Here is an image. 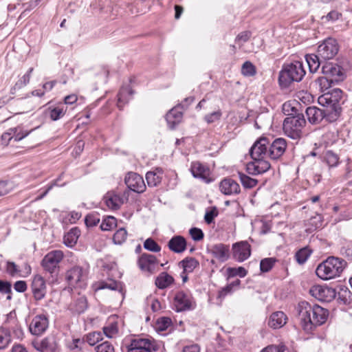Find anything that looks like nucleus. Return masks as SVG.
<instances>
[{"label": "nucleus", "instance_id": "1", "mask_svg": "<svg viewBox=\"0 0 352 352\" xmlns=\"http://www.w3.org/2000/svg\"><path fill=\"white\" fill-rule=\"evenodd\" d=\"M297 310L302 327L307 332H311L316 327L323 324L329 316L327 309L307 301L300 302Z\"/></svg>", "mask_w": 352, "mask_h": 352}, {"label": "nucleus", "instance_id": "2", "mask_svg": "<svg viewBox=\"0 0 352 352\" xmlns=\"http://www.w3.org/2000/svg\"><path fill=\"white\" fill-rule=\"evenodd\" d=\"M282 111L286 116L283 123L284 133L291 139L300 140L302 137L303 129L307 123L303 113L293 107L289 102L283 104Z\"/></svg>", "mask_w": 352, "mask_h": 352}, {"label": "nucleus", "instance_id": "3", "mask_svg": "<svg viewBox=\"0 0 352 352\" xmlns=\"http://www.w3.org/2000/svg\"><path fill=\"white\" fill-rule=\"evenodd\" d=\"M269 139L265 137L258 138L250 150L253 161L246 165V171L249 175H259L267 172L271 167L265 160L268 157Z\"/></svg>", "mask_w": 352, "mask_h": 352}, {"label": "nucleus", "instance_id": "4", "mask_svg": "<svg viewBox=\"0 0 352 352\" xmlns=\"http://www.w3.org/2000/svg\"><path fill=\"white\" fill-rule=\"evenodd\" d=\"M346 266V262L340 258L329 256L320 263L316 270L318 278L328 280L340 276Z\"/></svg>", "mask_w": 352, "mask_h": 352}, {"label": "nucleus", "instance_id": "5", "mask_svg": "<svg viewBox=\"0 0 352 352\" xmlns=\"http://www.w3.org/2000/svg\"><path fill=\"white\" fill-rule=\"evenodd\" d=\"M305 74L303 64L300 61L297 60L284 64L278 76L280 86L286 88L293 82H300Z\"/></svg>", "mask_w": 352, "mask_h": 352}, {"label": "nucleus", "instance_id": "6", "mask_svg": "<svg viewBox=\"0 0 352 352\" xmlns=\"http://www.w3.org/2000/svg\"><path fill=\"white\" fill-rule=\"evenodd\" d=\"M324 76L317 80L321 88L328 89L331 85L342 82L346 78L343 67L336 63L326 62L322 66Z\"/></svg>", "mask_w": 352, "mask_h": 352}, {"label": "nucleus", "instance_id": "7", "mask_svg": "<svg viewBox=\"0 0 352 352\" xmlns=\"http://www.w3.org/2000/svg\"><path fill=\"white\" fill-rule=\"evenodd\" d=\"M342 91L337 88L318 98L319 104L326 107L330 112V115L328 116L331 120H337L340 116L342 111L340 101L342 98Z\"/></svg>", "mask_w": 352, "mask_h": 352}, {"label": "nucleus", "instance_id": "8", "mask_svg": "<svg viewBox=\"0 0 352 352\" xmlns=\"http://www.w3.org/2000/svg\"><path fill=\"white\" fill-rule=\"evenodd\" d=\"M66 279L69 285L85 289L87 285L88 270L79 265L74 266L67 270Z\"/></svg>", "mask_w": 352, "mask_h": 352}, {"label": "nucleus", "instance_id": "9", "mask_svg": "<svg viewBox=\"0 0 352 352\" xmlns=\"http://www.w3.org/2000/svg\"><path fill=\"white\" fill-rule=\"evenodd\" d=\"M63 257L64 254L61 250H52L45 255L41 265L45 272L52 276L57 275L59 272V265Z\"/></svg>", "mask_w": 352, "mask_h": 352}, {"label": "nucleus", "instance_id": "10", "mask_svg": "<svg viewBox=\"0 0 352 352\" xmlns=\"http://www.w3.org/2000/svg\"><path fill=\"white\" fill-rule=\"evenodd\" d=\"M126 352H153L158 349L157 344L148 338H134L126 346Z\"/></svg>", "mask_w": 352, "mask_h": 352}, {"label": "nucleus", "instance_id": "11", "mask_svg": "<svg viewBox=\"0 0 352 352\" xmlns=\"http://www.w3.org/2000/svg\"><path fill=\"white\" fill-rule=\"evenodd\" d=\"M339 52L338 41L331 37L324 39L318 47L317 53L324 60L333 58Z\"/></svg>", "mask_w": 352, "mask_h": 352}, {"label": "nucleus", "instance_id": "12", "mask_svg": "<svg viewBox=\"0 0 352 352\" xmlns=\"http://www.w3.org/2000/svg\"><path fill=\"white\" fill-rule=\"evenodd\" d=\"M305 113L309 123L312 125L319 124L324 120L327 122L336 121L329 118L328 115H330V112L327 108L322 109L315 106H311L306 109Z\"/></svg>", "mask_w": 352, "mask_h": 352}, {"label": "nucleus", "instance_id": "13", "mask_svg": "<svg viewBox=\"0 0 352 352\" xmlns=\"http://www.w3.org/2000/svg\"><path fill=\"white\" fill-rule=\"evenodd\" d=\"M173 305L177 312L190 310L193 309L192 297L184 291H179L174 296Z\"/></svg>", "mask_w": 352, "mask_h": 352}, {"label": "nucleus", "instance_id": "14", "mask_svg": "<svg viewBox=\"0 0 352 352\" xmlns=\"http://www.w3.org/2000/svg\"><path fill=\"white\" fill-rule=\"evenodd\" d=\"M49 327V318L46 314H38L35 316L30 325V332L36 336L43 335L48 329Z\"/></svg>", "mask_w": 352, "mask_h": 352}, {"label": "nucleus", "instance_id": "15", "mask_svg": "<svg viewBox=\"0 0 352 352\" xmlns=\"http://www.w3.org/2000/svg\"><path fill=\"white\" fill-rule=\"evenodd\" d=\"M287 146V140L283 138H277L272 142L269 141L268 157L277 160L285 153Z\"/></svg>", "mask_w": 352, "mask_h": 352}, {"label": "nucleus", "instance_id": "16", "mask_svg": "<svg viewBox=\"0 0 352 352\" xmlns=\"http://www.w3.org/2000/svg\"><path fill=\"white\" fill-rule=\"evenodd\" d=\"M31 290L36 301L43 299L47 294V286L44 278L41 275H35L32 281Z\"/></svg>", "mask_w": 352, "mask_h": 352}, {"label": "nucleus", "instance_id": "17", "mask_svg": "<svg viewBox=\"0 0 352 352\" xmlns=\"http://www.w3.org/2000/svg\"><path fill=\"white\" fill-rule=\"evenodd\" d=\"M6 327L10 333L12 331L14 336L19 340H22L24 336L23 330L22 327L16 318L15 311H10L7 314L6 320L5 321Z\"/></svg>", "mask_w": 352, "mask_h": 352}, {"label": "nucleus", "instance_id": "18", "mask_svg": "<svg viewBox=\"0 0 352 352\" xmlns=\"http://www.w3.org/2000/svg\"><path fill=\"white\" fill-rule=\"evenodd\" d=\"M207 251L221 263L228 261L230 256V246L221 243L211 245L207 248Z\"/></svg>", "mask_w": 352, "mask_h": 352}, {"label": "nucleus", "instance_id": "19", "mask_svg": "<svg viewBox=\"0 0 352 352\" xmlns=\"http://www.w3.org/2000/svg\"><path fill=\"white\" fill-rule=\"evenodd\" d=\"M251 254L250 245L247 241H240L232 245V257L239 262L248 259Z\"/></svg>", "mask_w": 352, "mask_h": 352}, {"label": "nucleus", "instance_id": "20", "mask_svg": "<svg viewBox=\"0 0 352 352\" xmlns=\"http://www.w3.org/2000/svg\"><path fill=\"white\" fill-rule=\"evenodd\" d=\"M125 184L131 190L141 193L145 190L146 186L142 176L135 173H129L125 177Z\"/></svg>", "mask_w": 352, "mask_h": 352}, {"label": "nucleus", "instance_id": "21", "mask_svg": "<svg viewBox=\"0 0 352 352\" xmlns=\"http://www.w3.org/2000/svg\"><path fill=\"white\" fill-rule=\"evenodd\" d=\"M309 294L320 301H330L335 296V290L328 287L314 285L309 289Z\"/></svg>", "mask_w": 352, "mask_h": 352}, {"label": "nucleus", "instance_id": "22", "mask_svg": "<svg viewBox=\"0 0 352 352\" xmlns=\"http://www.w3.org/2000/svg\"><path fill=\"white\" fill-rule=\"evenodd\" d=\"M158 265V261L155 256L147 253H143L138 260V265L142 271L153 273Z\"/></svg>", "mask_w": 352, "mask_h": 352}, {"label": "nucleus", "instance_id": "23", "mask_svg": "<svg viewBox=\"0 0 352 352\" xmlns=\"http://www.w3.org/2000/svg\"><path fill=\"white\" fill-rule=\"evenodd\" d=\"M190 172L194 177L200 179L206 184L213 181V179L210 177V171L209 168L199 162H192Z\"/></svg>", "mask_w": 352, "mask_h": 352}, {"label": "nucleus", "instance_id": "24", "mask_svg": "<svg viewBox=\"0 0 352 352\" xmlns=\"http://www.w3.org/2000/svg\"><path fill=\"white\" fill-rule=\"evenodd\" d=\"M220 191L226 195H236L241 192L239 184L230 177H226L219 184Z\"/></svg>", "mask_w": 352, "mask_h": 352}, {"label": "nucleus", "instance_id": "25", "mask_svg": "<svg viewBox=\"0 0 352 352\" xmlns=\"http://www.w3.org/2000/svg\"><path fill=\"white\" fill-rule=\"evenodd\" d=\"M179 106L171 109L166 115V120L170 129H173L182 121L183 112Z\"/></svg>", "mask_w": 352, "mask_h": 352}, {"label": "nucleus", "instance_id": "26", "mask_svg": "<svg viewBox=\"0 0 352 352\" xmlns=\"http://www.w3.org/2000/svg\"><path fill=\"white\" fill-rule=\"evenodd\" d=\"M108 289L113 291H118L122 295L124 294V285L120 281L109 280L108 281H100L96 284L95 290Z\"/></svg>", "mask_w": 352, "mask_h": 352}, {"label": "nucleus", "instance_id": "27", "mask_svg": "<svg viewBox=\"0 0 352 352\" xmlns=\"http://www.w3.org/2000/svg\"><path fill=\"white\" fill-rule=\"evenodd\" d=\"M287 320V316L284 312L280 311H276L270 316L268 325L274 329H279L286 324Z\"/></svg>", "mask_w": 352, "mask_h": 352}, {"label": "nucleus", "instance_id": "28", "mask_svg": "<svg viewBox=\"0 0 352 352\" xmlns=\"http://www.w3.org/2000/svg\"><path fill=\"white\" fill-rule=\"evenodd\" d=\"M168 247L175 253H182L186 249V241L182 236H174L168 241Z\"/></svg>", "mask_w": 352, "mask_h": 352}, {"label": "nucleus", "instance_id": "29", "mask_svg": "<svg viewBox=\"0 0 352 352\" xmlns=\"http://www.w3.org/2000/svg\"><path fill=\"white\" fill-rule=\"evenodd\" d=\"M88 307L87 300L85 296H79L70 303L69 309L74 314L83 313Z\"/></svg>", "mask_w": 352, "mask_h": 352}, {"label": "nucleus", "instance_id": "30", "mask_svg": "<svg viewBox=\"0 0 352 352\" xmlns=\"http://www.w3.org/2000/svg\"><path fill=\"white\" fill-rule=\"evenodd\" d=\"M133 91L131 88L127 85L122 87L118 94V107L122 110L124 105L126 104L129 100L132 98Z\"/></svg>", "mask_w": 352, "mask_h": 352}, {"label": "nucleus", "instance_id": "31", "mask_svg": "<svg viewBox=\"0 0 352 352\" xmlns=\"http://www.w3.org/2000/svg\"><path fill=\"white\" fill-rule=\"evenodd\" d=\"M163 171L161 168H156L153 171H149L146 174V179L149 187H155L159 185L162 179Z\"/></svg>", "mask_w": 352, "mask_h": 352}, {"label": "nucleus", "instance_id": "32", "mask_svg": "<svg viewBox=\"0 0 352 352\" xmlns=\"http://www.w3.org/2000/svg\"><path fill=\"white\" fill-rule=\"evenodd\" d=\"M106 205L112 210H118L123 204L122 199L118 195L109 192L104 197Z\"/></svg>", "mask_w": 352, "mask_h": 352}, {"label": "nucleus", "instance_id": "33", "mask_svg": "<svg viewBox=\"0 0 352 352\" xmlns=\"http://www.w3.org/2000/svg\"><path fill=\"white\" fill-rule=\"evenodd\" d=\"M80 231L78 228H72L63 237L64 243L69 248L74 247L80 236Z\"/></svg>", "mask_w": 352, "mask_h": 352}, {"label": "nucleus", "instance_id": "34", "mask_svg": "<svg viewBox=\"0 0 352 352\" xmlns=\"http://www.w3.org/2000/svg\"><path fill=\"white\" fill-rule=\"evenodd\" d=\"M174 282L172 276L166 272H162L155 279V285L160 289L167 288Z\"/></svg>", "mask_w": 352, "mask_h": 352}, {"label": "nucleus", "instance_id": "35", "mask_svg": "<svg viewBox=\"0 0 352 352\" xmlns=\"http://www.w3.org/2000/svg\"><path fill=\"white\" fill-rule=\"evenodd\" d=\"M305 60L308 65L310 73H315L318 71L321 64V57L317 54H310L305 56Z\"/></svg>", "mask_w": 352, "mask_h": 352}, {"label": "nucleus", "instance_id": "36", "mask_svg": "<svg viewBox=\"0 0 352 352\" xmlns=\"http://www.w3.org/2000/svg\"><path fill=\"white\" fill-rule=\"evenodd\" d=\"M57 348L56 342L52 338H45L36 349L41 352H55Z\"/></svg>", "mask_w": 352, "mask_h": 352}, {"label": "nucleus", "instance_id": "37", "mask_svg": "<svg viewBox=\"0 0 352 352\" xmlns=\"http://www.w3.org/2000/svg\"><path fill=\"white\" fill-rule=\"evenodd\" d=\"M306 232L311 233L317 229L322 227V218L321 215L316 214L307 220L306 223Z\"/></svg>", "mask_w": 352, "mask_h": 352}, {"label": "nucleus", "instance_id": "38", "mask_svg": "<svg viewBox=\"0 0 352 352\" xmlns=\"http://www.w3.org/2000/svg\"><path fill=\"white\" fill-rule=\"evenodd\" d=\"M179 265L184 269L182 274L190 273L199 265V263L195 258L187 257L179 262Z\"/></svg>", "mask_w": 352, "mask_h": 352}, {"label": "nucleus", "instance_id": "39", "mask_svg": "<svg viewBox=\"0 0 352 352\" xmlns=\"http://www.w3.org/2000/svg\"><path fill=\"white\" fill-rule=\"evenodd\" d=\"M11 129L13 130L12 133H14L13 137L14 142H19L30 134L35 129L30 131L24 130L21 125H19L16 127L11 128Z\"/></svg>", "mask_w": 352, "mask_h": 352}, {"label": "nucleus", "instance_id": "40", "mask_svg": "<svg viewBox=\"0 0 352 352\" xmlns=\"http://www.w3.org/2000/svg\"><path fill=\"white\" fill-rule=\"evenodd\" d=\"M238 175L240 182L245 188H252L255 187L258 184L257 179L252 178L245 173L238 172Z\"/></svg>", "mask_w": 352, "mask_h": 352}, {"label": "nucleus", "instance_id": "41", "mask_svg": "<svg viewBox=\"0 0 352 352\" xmlns=\"http://www.w3.org/2000/svg\"><path fill=\"white\" fill-rule=\"evenodd\" d=\"M312 250L308 247L300 249L295 254V258L298 263L304 264L311 256Z\"/></svg>", "mask_w": 352, "mask_h": 352}, {"label": "nucleus", "instance_id": "42", "mask_svg": "<svg viewBox=\"0 0 352 352\" xmlns=\"http://www.w3.org/2000/svg\"><path fill=\"white\" fill-rule=\"evenodd\" d=\"M11 342L9 330L6 327H0V349H6Z\"/></svg>", "mask_w": 352, "mask_h": 352}, {"label": "nucleus", "instance_id": "43", "mask_svg": "<svg viewBox=\"0 0 352 352\" xmlns=\"http://www.w3.org/2000/svg\"><path fill=\"white\" fill-rule=\"evenodd\" d=\"M103 339V335L100 331H94L87 334L83 340L89 345L94 346Z\"/></svg>", "mask_w": 352, "mask_h": 352}, {"label": "nucleus", "instance_id": "44", "mask_svg": "<svg viewBox=\"0 0 352 352\" xmlns=\"http://www.w3.org/2000/svg\"><path fill=\"white\" fill-rule=\"evenodd\" d=\"M50 117L52 120H58L61 118L66 112V109L63 105L57 106L55 107H50Z\"/></svg>", "mask_w": 352, "mask_h": 352}, {"label": "nucleus", "instance_id": "45", "mask_svg": "<svg viewBox=\"0 0 352 352\" xmlns=\"http://www.w3.org/2000/svg\"><path fill=\"white\" fill-rule=\"evenodd\" d=\"M33 67H30L28 71L27 72L26 74H25L15 84V85L14 86V87L12 89V90H16V89H21L23 87H25V85H27L30 80V78H31V74L33 72ZM14 91H12V94H13Z\"/></svg>", "mask_w": 352, "mask_h": 352}, {"label": "nucleus", "instance_id": "46", "mask_svg": "<svg viewBox=\"0 0 352 352\" xmlns=\"http://www.w3.org/2000/svg\"><path fill=\"white\" fill-rule=\"evenodd\" d=\"M241 74L247 77L254 76L256 74V68L250 61H245L241 67Z\"/></svg>", "mask_w": 352, "mask_h": 352}, {"label": "nucleus", "instance_id": "47", "mask_svg": "<svg viewBox=\"0 0 352 352\" xmlns=\"http://www.w3.org/2000/svg\"><path fill=\"white\" fill-rule=\"evenodd\" d=\"M116 223L117 220L115 217L108 216L102 220L100 224V228L102 230L109 231L115 228L116 226Z\"/></svg>", "mask_w": 352, "mask_h": 352}, {"label": "nucleus", "instance_id": "48", "mask_svg": "<svg viewBox=\"0 0 352 352\" xmlns=\"http://www.w3.org/2000/svg\"><path fill=\"white\" fill-rule=\"evenodd\" d=\"M276 259L273 257L265 258L260 262V270L262 272H268L274 267Z\"/></svg>", "mask_w": 352, "mask_h": 352}, {"label": "nucleus", "instance_id": "49", "mask_svg": "<svg viewBox=\"0 0 352 352\" xmlns=\"http://www.w3.org/2000/svg\"><path fill=\"white\" fill-rule=\"evenodd\" d=\"M143 246L144 249L152 252H159L161 250V247L152 238L146 239Z\"/></svg>", "mask_w": 352, "mask_h": 352}, {"label": "nucleus", "instance_id": "50", "mask_svg": "<svg viewBox=\"0 0 352 352\" xmlns=\"http://www.w3.org/2000/svg\"><path fill=\"white\" fill-rule=\"evenodd\" d=\"M126 237H127V232L125 230V228H122L118 229L116 232V233L113 235V240L116 244L120 245L126 241Z\"/></svg>", "mask_w": 352, "mask_h": 352}, {"label": "nucleus", "instance_id": "51", "mask_svg": "<svg viewBox=\"0 0 352 352\" xmlns=\"http://www.w3.org/2000/svg\"><path fill=\"white\" fill-rule=\"evenodd\" d=\"M99 222V214L97 212L89 213L85 218V223L87 227L96 226Z\"/></svg>", "mask_w": 352, "mask_h": 352}, {"label": "nucleus", "instance_id": "52", "mask_svg": "<svg viewBox=\"0 0 352 352\" xmlns=\"http://www.w3.org/2000/svg\"><path fill=\"white\" fill-rule=\"evenodd\" d=\"M103 332L108 338H113L118 333V327L116 322L109 323L107 326L103 327Z\"/></svg>", "mask_w": 352, "mask_h": 352}, {"label": "nucleus", "instance_id": "53", "mask_svg": "<svg viewBox=\"0 0 352 352\" xmlns=\"http://www.w3.org/2000/svg\"><path fill=\"white\" fill-rule=\"evenodd\" d=\"M324 159L329 166L333 167L338 165L339 157L332 151H327Z\"/></svg>", "mask_w": 352, "mask_h": 352}, {"label": "nucleus", "instance_id": "54", "mask_svg": "<svg viewBox=\"0 0 352 352\" xmlns=\"http://www.w3.org/2000/svg\"><path fill=\"white\" fill-rule=\"evenodd\" d=\"M172 324V320L168 317H161L157 320L156 326L160 331L167 329Z\"/></svg>", "mask_w": 352, "mask_h": 352}, {"label": "nucleus", "instance_id": "55", "mask_svg": "<svg viewBox=\"0 0 352 352\" xmlns=\"http://www.w3.org/2000/svg\"><path fill=\"white\" fill-rule=\"evenodd\" d=\"M228 272L230 276H239L241 278L245 277L248 274L247 270L243 267H229Z\"/></svg>", "mask_w": 352, "mask_h": 352}, {"label": "nucleus", "instance_id": "56", "mask_svg": "<svg viewBox=\"0 0 352 352\" xmlns=\"http://www.w3.org/2000/svg\"><path fill=\"white\" fill-rule=\"evenodd\" d=\"M340 253L348 259L352 260V241L345 243L340 249Z\"/></svg>", "mask_w": 352, "mask_h": 352}, {"label": "nucleus", "instance_id": "57", "mask_svg": "<svg viewBox=\"0 0 352 352\" xmlns=\"http://www.w3.org/2000/svg\"><path fill=\"white\" fill-rule=\"evenodd\" d=\"M12 292V285L11 283L8 281L1 280H0V292L1 294H8L7 296L8 300L11 299V296L10 295Z\"/></svg>", "mask_w": 352, "mask_h": 352}, {"label": "nucleus", "instance_id": "58", "mask_svg": "<svg viewBox=\"0 0 352 352\" xmlns=\"http://www.w3.org/2000/svg\"><path fill=\"white\" fill-rule=\"evenodd\" d=\"M96 352H115L114 347L108 341H105L95 348Z\"/></svg>", "mask_w": 352, "mask_h": 352}, {"label": "nucleus", "instance_id": "59", "mask_svg": "<svg viewBox=\"0 0 352 352\" xmlns=\"http://www.w3.org/2000/svg\"><path fill=\"white\" fill-rule=\"evenodd\" d=\"M218 215V210L217 208L214 206L212 207L210 210H207L205 216H204V220L208 224H210L213 222L214 219L217 217Z\"/></svg>", "mask_w": 352, "mask_h": 352}, {"label": "nucleus", "instance_id": "60", "mask_svg": "<svg viewBox=\"0 0 352 352\" xmlns=\"http://www.w3.org/2000/svg\"><path fill=\"white\" fill-rule=\"evenodd\" d=\"M189 234L192 239L195 241H201L204 239V234L203 231L198 228H192L189 230Z\"/></svg>", "mask_w": 352, "mask_h": 352}, {"label": "nucleus", "instance_id": "61", "mask_svg": "<svg viewBox=\"0 0 352 352\" xmlns=\"http://www.w3.org/2000/svg\"><path fill=\"white\" fill-rule=\"evenodd\" d=\"M286 347L283 344H272L266 346L261 352H285Z\"/></svg>", "mask_w": 352, "mask_h": 352}, {"label": "nucleus", "instance_id": "62", "mask_svg": "<svg viewBox=\"0 0 352 352\" xmlns=\"http://www.w3.org/2000/svg\"><path fill=\"white\" fill-rule=\"evenodd\" d=\"M6 272L11 276H15L20 272L18 266L15 264V263L12 261H8L6 265Z\"/></svg>", "mask_w": 352, "mask_h": 352}, {"label": "nucleus", "instance_id": "63", "mask_svg": "<svg viewBox=\"0 0 352 352\" xmlns=\"http://www.w3.org/2000/svg\"><path fill=\"white\" fill-rule=\"evenodd\" d=\"M221 116V111L219 110V111H214L211 113L206 115L204 117V120L208 124H210V123L215 122L216 120H219Z\"/></svg>", "mask_w": 352, "mask_h": 352}, {"label": "nucleus", "instance_id": "64", "mask_svg": "<svg viewBox=\"0 0 352 352\" xmlns=\"http://www.w3.org/2000/svg\"><path fill=\"white\" fill-rule=\"evenodd\" d=\"M147 302L151 305V308L153 312H157L162 308L161 303L157 298H151L147 299Z\"/></svg>", "mask_w": 352, "mask_h": 352}]
</instances>
